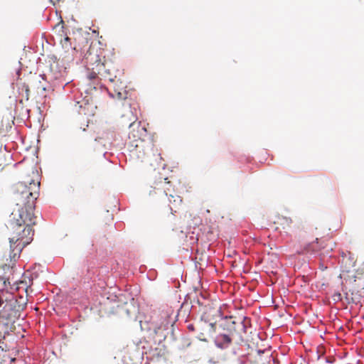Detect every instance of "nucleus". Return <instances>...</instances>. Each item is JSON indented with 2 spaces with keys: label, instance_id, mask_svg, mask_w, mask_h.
Here are the masks:
<instances>
[{
  "label": "nucleus",
  "instance_id": "nucleus-1",
  "mask_svg": "<svg viewBox=\"0 0 364 364\" xmlns=\"http://www.w3.org/2000/svg\"><path fill=\"white\" fill-rule=\"evenodd\" d=\"M36 223L33 213H24L22 210L13 211L7 225L10 248L8 256H5V265L13 267L23 248L33 241V226Z\"/></svg>",
  "mask_w": 364,
  "mask_h": 364
},
{
  "label": "nucleus",
  "instance_id": "nucleus-2",
  "mask_svg": "<svg viewBox=\"0 0 364 364\" xmlns=\"http://www.w3.org/2000/svg\"><path fill=\"white\" fill-rule=\"evenodd\" d=\"M85 63L87 70H91L88 75L90 80L100 78L108 80L109 86L107 92L111 97L117 100L127 98V91L124 83L120 79L121 71L116 64L111 60L102 62L100 55L90 49L85 54Z\"/></svg>",
  "mask_w": 364,
  "mask_h": 364
},
{
  "label": "nucleus",
  "instance_id": "nucleus-3",
  "mask_svg": "<svg viewBox=\"0 0 364 364\" xmlns=\"http://www.w3.org/2000/svg\"><path fill=\"white\" fill-rule=\"evenodd\" d=\"M40 182L30 183L29 186L18 182L14 186L13 198L17 210L24 213H33L36 200L39 196Z\"/></svg>",
  "mask_w": 364,
  "mask_h": 364
},
{
  "label": "nucleus",
  "instance_id": "nucleus-4",
  "mask_svg": "<svg viewBox=\"0 0 364 364\" xmlns=\"http://www.w3.org/2000/svg\"><path fill=\"white\" fill-rule=\"evenodd\" d=\"M131 129L129 134L130 141V152L138 159H143L150 149V143H146L144 137L146 136V129L142 127L141 122L133 121L129 124Z\"/></svg>",
  "mask_w": 364,
  "mask_h": 364
},
{
  "label": "nucleus",
  "instance_id": "nucleus-5",
  "mask_svg": "<svg viewBox=\"0 0 364 364\" xmlns=\"http://www.w3.org/2000/svg\"><path fill=\"white\" fill-rule=\"evenodd\" d=\"M198 303L201 307L202 319L209 323L211 327H213L218 319L222 316L220 307L218 304L205 299H203V301L198 299Z\"/></svg>",
  "mask_w": 364,
  "mask_h": 364
},
{
  "label": "nucleus",
  "instance_id": "nucleus-6",
  "mask_svg": "<svg viewBox=\"0 0 364 364\" xmlns=\"http://www.w3.org/2000/svg\"><path fill=\"white\" fill-rule=\"evenodd\" d=\"M43 80V78L41 77V75H34L31 76L28 79L27 82H20L18 85V94L21 95L26 101L29 100L30 88H32L38 94H43L46 91Z\"/></svg>",
  "mask_w": 364,
  "mask_h": 364
},
{
  "label": "nucleus",
  "instance_id": "nucleus-7",
  "mask_svg": "<svg viewBox=\"0 0 364 364\" xmlns=\"http://www.w3.org/2000/svg\"><path fill=\"white\" fill-rule=\"evenodd\" d=\"M55 30L59 29V32L62 33L58 34V37L60 38V42L62 46L65 49H69L71 48L70 38L67 36L66 33L64 31V22L63 21H60L54 28Z\"/></svg>",
  "mask_w": 364,
  "mask_h": 364
},
{
  "label": "nucleus",
  "instance_id": "nucleus-8",
  "mask_svg": "<svg viewBox=\"0 0 364 364\" xmlns=\"http://www.w3.org/2000/svg\"><path fill=\"white\" fill-rule=\"evenodd\" d=\"M154 190L161 192L163 191L164 195L166 196H169V193H174V190L172 188V184L171 181H167V178H164V181H159L156 186H155Z\"/></svg>",
  "mask_w": 364,
  "mask_h": 364
},
{
  "label": "nucleus",
  "instance_id": "nucleus-9",
  "mask_svg": "<svg viewBox=\"0 0 364 364\" xmlns=\"http://www.w3.org/2000/svg\"><path fill=\"white\" fill-rule=\"evenodd\" d=\"M232 343L231 338L227 334H219L215 339V346L220 348H227Z\"/></svg>",
  "mask_w": 364,
  "mask_h": 364
},
{
  "label": "nucleus",
  "instance_id": "nucleus-10",
  "mask_svg": "<svg viewBox=\"0 0 364 364\" xmlns=\"http://www.w3.org/2000/svg\"><path fill=\"white\" fill-rule=\"evenodd\" d=\"M168 200L170 203V209L172 212H176L177 210L182 204V199L181 196L169 193Z\"/></svg>",
  "mask_w": 364,
  "mask_h": 364
},
{
  "label": "nucleus",
  "instance_id": "nucleus-11",
  "mask_svg": "<svg viewBox=\"0 0 364 364\" xmlns=\"http://www.w3.org/2000/svg\"><path fill=\"white\" fill-rule=\"evenodd\" d=\"M318 239L316 238V241L306 245L304 247V250L307 253H316L318 250H321V246L318 245Z\"/></svg>",
  "mask_w": 364,
  "mask_h": 364
},
{
  "label": "nucleus",
  "instance_id": "nucleus-12",
  "mask_svg": "<svg viewBox=\"0 0 364 364\" xmlns=\"http://www.w3.org/2000/svg\"><path fill=\"white\" fill-rule=\"evenodd\" d=\"M274 223H278L284 226H289V225L291 223V220L287 217L279 216L277 217V220L274 221ZM283 228H284L285 227Z\"/></svg>",
  "mask_w": 364,
  "mask_h": 364
},
{
  "label": "nucleus",
  "instance_id": "nucleus-13",
  "mask_svg": "<svg viewBox=\"0 0 364 364\" xmlns=\"http://www.w3.org/2000/svg\"><path fill=\"white\" fill-rule=\"evenodd\" d=\"M188 329L190 331H193L194 330L193 325H192V324L188 325Z\"/></svg>",
  "mask_w": 364,
  "mask_h": 364
},
{
  "label": "nucleus",
  "instance_id": "nucleus-14",
  "mask_svg": "<svg viewBox=\"0 0 364 364\" xmlns=\"http://www.w3.org/2000/svg\"><path fill=\"white\" fill-rule=\"evenodd\" d=\"M4 301L1 299V297L0 296V306L3 304Z\"/></svg>",
  "mask_w": 364,
  "mask_h": 364
}]
</instances>
